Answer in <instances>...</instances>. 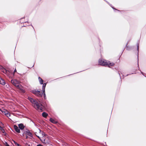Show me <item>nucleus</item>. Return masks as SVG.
Returning <instances> with one entry per match:
<instances>
[{"mask_svg":"<svg viewBox=\"0 0 146 146\" xmlns=\"http://www.w3.org/2000/svg\"><path fill=\"white\" fill-rule=\"evenodd\" d=\"M28 99L32 103L35 109L39 111H43V106L39 100L38 99L34 100L30 97H29Z\"/></svg>","mask_w":146,"mask_h":146,"instance_id":"f257e3e1","label":"nucleus"},{"mask_svg":"<svg viewBox=\"0 0 146 146\" xmlns=\"http://www.w3.org/2000/svg\"><path fill=\"white\" fill-rule=\"evenodd\" d=\"M98 62L100 65L104 66H108L109 67L113 66L114 65L113 63H110L109 61H108L104 59H99Z\"/></svg>","mask_w":146,"mask_h":146,"instance_id":"f03ea898","label":"nucleus"},{"mask_svg":"<svg viewBox=\"0 0 146 146\" xmlns=\"http://www.w3.org/2000/svg\"><path fill=\"white\" fill-rule=\"evenodd\" d=\"M11 83L17 88L20 90L23 93H24V91L23 89V87L20 84L19 82L16 79H13L11 81Z\"/></svg>","mask_w":146,"mask_h":146,"instance_id":"7ed1b4c3","label":"nucleus"},{"mask_svg":"<svg viewBox=\"0 0 146 146\" xmlns=\"http://www.w3.org/2000/svg\"><path fill=\"white\" fill-rule=\"evenodd\" d=\"M37 137L40 140L42 143L45 144L49 143V141L47 138H46L44 137L40 138L38 136H37Z\"/></svg>","mask_w":146,"mask_h":146,"instance_id":"20e7f679","label":"nucleus"},{"mask_svg":"<svg viewBox=\"0 0 146 146\" xmlns=\"http://www.w3.org/2000/svg\"><path fill=\"white\" fill-rule=\"evenodd\" d=\"M33 93L38 97H40L42 96V94H40V92L39 91L34 90L33 91Z\"/></svg>","mask_w":146,"mask_h":146,"instance_id":"39448f33","label":"nucleus"},{"mask_svg":"<svg viewBox=\"0 0 146 146\" xmlns=\"http://www.w3.org/2000/svg\"><path fill=\"white\" fill-rule=\"evenodd\" d=\"M0 110L4 114H5L6 116L8 114V113H9V112L5 110V109L1 110L0 109Z\"/></svg>","mask_w":146,"mask_h":146,"instance_id":"423d86ee","label":"nucleus"},{"mask_svg":"<svg viewBox=\"0 0 146 146\" xmlns=\"http://www.w3.org/2000/svg\"><path fill=\"white\" fill-rule=\"evenodd\" d=\"M14 127L15 131L19 133L20 132V129H19V127H18L17 126L14 125Z\"/></svg>","mask_w":146,"mask_h":146,"instance_id":"0eeeda50","label":"nucleus"},{"mask_svg":"<svg viewBox=\"0 0 146 146\" xmlns=\"http://www.w3.org/2000/svg\"><path fill=\"white\" fill-rule=\"evenodd\" d=\"M24 133L26 135H28L30 136V137H32L33 135L32 133L30 132L29 131H26L24 132Z\"/></svg>","mask_w":146,"mask_h":146,"instance_id":"6e6552de","label":"nucleus"},{"mask_svg":"<svg viewBox=\"0 0 146 146\" xmlns=\"http://www.w3.org/2000/svg\"><path fill=\"white\" fill-rule=\"evenodd\" d=\"M38 131H39V133L42 136V137H45V138H46V137H45L46 135L43 131H41V130L39 129H38Z\"/></svg>","mask_w":146,"mask_h":146,"instance_id":"1a4fd4ad","label":"nucleus"},{"mask_svg":"<svg viewBox=\"0 0 146 146\" xmlns=\"http://www.w3.org/2000/svg\"><path fill=\"white\" fill-rule=\"evenodd\" d=\"M52 123L56 124L57 123V121L51 118H50L49 120Z\"/></svg>","mask_w":146,"mask_h":146,"instance_id":"9d476101","label":"nucleus"},{"mask_svg":"<svg viewBox=\"0 0 146 146\" xmlns=\"http://www.w3.org/2000/svg\"><path fill=\"white\" fill-rule=\"evenodd\" d=\"M18 126L19 128L21 130L23 129L25 127V126L23 125L22 123L19 124L18 125Z\"/></svg>","mask_w":146,"mask_h":146,"instance_id":"9b49d317","label":"nucleus"},{"mask_svg":"<svg viewBox=\"0 0 146 146\" xmlns=\"http://www.w3.org/2000/svg\"><path fill=\"white\" fill-rule=\"evenodd\" d=\"M0 84L2 85H4L5 84L4 80L1 78H0Z\"/></svg>","mask_w":146,"mask_h":146,"instance_id":"f8f14e48","label":"nucleus"},{"mask_svg":"<svg viewBox=\"0 0 146 146\" xmlns=\"http://www.w3.org/2000/svg\"><path fill=\"white\" fill-rule=\"evenodd\" d=\"M46 83H44V84H43V86H42V92L43 93L45 91V88L46 86Z\"/></svg>","mask_w":146,"mask_h":146,"instance_id":"ddd939ff","label":"nucleus"},{"mask_svg":"<svg viewBox=\"0 0 146 146\" xmlns=\"http://www.w3.org/2000/svg\"><path fill=\"white\" fill-rule=\"evenodd\" d=\"M38 78L40 83L41 84H43V80L40 77H39Z\"/></svg>","mask_w":146,"mask_h":146,"instance_id":"4468645a","label":"nucleus"},{"mask_svg":"<svg viewBox=\"0 0 146 146\" xmlns=\"http://www.w3.org/2000/svg\"><path fill=\"white\" fill-rule=\"evenodd\" d=\"M42 115L44 117H46L48 115V114L45 112H43L42 113Z\"/></svg>","mask_w":146,"mask_h":146,"instance_id":"2eb2a0df","label":"nucleus"},{"mask_svg":"<svg viewBox=\"0 0 146 146\" xmlns=\"http://www.w3.org/2000/svg\"><path fill=\"white\" fill-rule=\"evenodd\" d=\"M2 71L5 74L6 73H7V72H9V71H8L7 70L4 68L3 69V70H2Z\"/></svg>","mask_w":146,"mask_h":146,"instance_id":"dca6fc26","label":"nucleus"},{"mask_svg":"<svg viewBox=\"0 0 146 146\" xmlns=\"http://www.w3.org/2000/svg\"><path fill=\"white\" fill-rule=\"evenodd\" d=\"M23 135L25 138L27 139H28L29 137L27 135H26L25 133H24L23 134Z\"/></svg>","mask_w":146,"mask_h":146,"instance_id":"f3484780","label":"nucleus"},{"mask_svg":"<svg viewBox=\"0 0 146 146\" xmlns=\"http://www.w3.org/2000/svg\"><path fill=\"white\" fill-rule=\"evenodd\" d=\"M11 73V71H9V72H7V73H5L6 75H7L8 76H9V74L10 73Z\"/></svg>","mask_w":146,"mask_h":146,"instance_id":"a211bd4d","label":"nucleus"},{"mask_svg":"<svg viewBox=\"0 0 146 146\" xmlns=\"http://www.w3.org/2000/svg\"><path fill=\"white\" fill-rule=\"evenodd\" d=\"M5 144L6 146H9V145L7 143V142H5Z\"/></svg>","mask_w":146,"mask_h":146,"instance_id":"6ab92c4d","label":"nucleus"},{"mask_svg":"<svg viewBox=\"0 0 146 146\" xmlns=\"http://www.w3.org/2000/svg\"><path fill=\"white\" fill-rule=\"evenodd\" d=\"M7 117H9L10 116V113H9H9H8V114L7 115H6Z\"/></svg>","mask_w":146,"mask_h":146,"instance_id":"aec40b11","label":"nucleus"},{"mask_svg":"<svg viewBox=\"0 0 146 146\" xmlns=\"http://www.w3.org/2000/svg\"><path fill=\"white\" fill-rule=\"evenodd\" d=\"M4 68L2 66H0V69L1 70V71L3 70V69Z\"/></svg>","mask_w":146,"mask_h":146,"instance_id":"412c9836","label":"nucleus"},{"mask_svg":"<svg viewBox=\"0 0 146 146\" xmlns=\"http://www.w3.org/2000/svg\"><path fill=\"white\" fill-rule=\"evenodd\" d=\"M43 93V94L44 95V99H45V98H46V94H45V92H44V93Z\"/></svg>","mask_w":146,"mask_h":146,"instance_id":"4be33fe9","label":"nucleus"},{"mask_svg":"<svg viewBox=\"0 0 146 146\" xmlns=\"http://www.w3.org/2000/svg\"><path fill=\"white\" fill-rule=\"evenodd\" d=\"M17 71V70H16V69H15V70H14V73H13V75H14V73L16 72Z\"/></svg>","mask_w":146,"mask_h":146,"instance_id":"5701e85b","label":"nucleus"},{"mask_svg":"<svg viewBox=\"0 0 146 146\" xmlns=\"http://www.w3.org/2000/svg\"><path fill=\"white\" fill-rule=\"evenodd\" d=\"M0 129L2 131V130L4 131V129H3V128H2V127H1L0 126Z\"/></svg>","mask_w":146,"mask_h":146,"instance_id":"b1692460","label":"nucleus"},{"mask_svg":"<svg viewBox=\"0 0 146 146\" xmlns=\"http://www.w3.org/2000/svg\"><path fill=\"white\" fill-rule=\"evenodd\" d=\"M15 145H17L18 146H21V145L19 144H18L17 143H16Z\"/></svg>","mask_w":146,"mask_h":146,"instance_id":"393cba45","label":"nucleus"},{"mask_svg":"<svg viewBox=\"0 0 146 146\" xmlns=\"http://www.w3.org/2000/svg\"><path fill=\"white\" fill-rule=\"evenodd\" d=\"M139 45H138L137 46V50L138 51L139 50Z\"/></svg>","mask_w":146,"mask_h":146,"instance_id":"a878e982","label":"nucleus"},{"mask_svg":"<svg viewBox=\"0 0 146 146\" xmlns=\"http://www.w3.org/2000/svg\"><path fill=\"white\" fill-rule=\"evenodd\" d=\"M37 146H43L42 145H41V144H38V145Z\"/></svg>","mask_w":146,"mask_h":146,"instance_id":"bb28decb","label":"nucleus"},{"mask_svg":"<svg viewBox=\"0 0 146 146\" xmlns=\"http://www.w3.org/2000/svg\"><path fill=\"white\" fill-rule=\"evenodd\" d=\"M36 133H35V135H36V136L37 137V136H38V135H37L36 134Z\"/></svg>","mask_w":146,"mask_h":146,"instance_id":"cd10ccee","label":"nucleus"},{"mask_svg":"<svg viewBox=\"0 0 146 146\" xmlns=\"http://www.w3.org/2000/svg\"><path fill=\"white\" fill-rule=\"evenodd\" d=\"M2 132H4V131L3 130H2Z\"/></svg>","mask_w":146,"mask_h":146,"instance_id":"c85d7f7f","label":"nucleus"},{"mask_svg":"<svg viewBox=\"0 0 146 146\" xmlns=\"http://www.w3.org/2000/svg\"><path fill=\"white\" fill-rule=\"evenodd\" d=\"M14 142H15V144L16 143V142H15V141H14Z\"/></svg>","mask_w":146,"mask_h":146,"instance_id":"c756f323","label":"nucleus"},{"mask_svg":"<svg viewBox=\"0 0 146 146\" xmlns=\"http://www.w3.org/2000/svg\"><path fill=\"white\" fill-rule=\"evenodd\" d=\"M0 123H1V122H0Z\"/></svg>","mask_w":146,"mask_h":146,"instance_id":"7c9ffc66","label":"nucleus"}]
</instances>
